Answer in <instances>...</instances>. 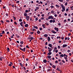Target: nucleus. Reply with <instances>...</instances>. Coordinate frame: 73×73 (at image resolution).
I'll use <instances>...</instances> for the list:
<instances>
[{"label": "nucleus", "instance_id": "48", "mask_svg": "<svg viewBox=\"0 0 73 73\" xmlns=\"http://www.w3.org/2000/svg\"><path fill=\"white\" fill-rule=\"evenodd\" d=\"M64 59H65V60H67V59H68V58L66 57H65L64 58Z\"/></svg>", "mask_w": 73, "mask_h": 73}, {"label": "nucleus", "instance_id": "23", "mask_svg": "<svg viewBox=\"0 0 73 73\" xmlns=\"http://www.w3.org/2000/svg\"><path fill=\"white\" fill-rule=\"evenodd\" d=\"M42 27H43V28H45V25H42Z\"/></svg>", "mask_w": 73, "mask_h": 73}, {"label": "nucleus", "instance_id": "33", "mask_svg": "<svg viewBox=\"0 0 73 73\" xmlns=\"http://www.w3.org/2000/svg\"><path fill=\"white\" fill-rule=\"evenodd\" d=\"M61 38V37L60 36H57V37H56V38L57 39H58V38Z\"/></svg>", "mask_w": 73, "mask_h": 73}, {"label": "nucleus", "instance_id": "31", "mask_svg": "<svg viewBox=\"0 0 73 73\" xmlns=\"http://www.w3.org/2000/svg\"><path fill=\"white\" fill-rule=\"evenodd\" d=\"M61 39H62V40H64V37L63 36H62Z\"/></svg>", "mask_w": 73, "mask_h": 73}, {"label": "nucleus", "instance_id": "36", "mask_svg": "<svg viewBox=\"0 0 73 73\" xmlns=\"http://www.w3.org/2000/svg\"><path fill=\"white\" fill-rule=\"evenodd\" d=\"M36 9H37V10H38L39 9V8L38 7H36Z\"/></svg>", "mask_w": 73, "mask_h": 73}, {"label": "nucleus", "instance_id": "1", "mask_svg": "<svg viewBox=\"0 0 73 73\" xmlns=\"http://www.w3.org/2000/svg\"><path fill=\"white\" fill-rule=\"evenodd\" d=\"M48 19L49 20V19H52V20H55V18H53V17L52 15H50L49 16L48 18Z\"/></svg>", "mask_w": 73, "mask_h": 73}, {"label": "nucleus", "instance_id": "51", "mask_svg": "<svg viewBox=\"0 0 73 73\" xmlns=\"http://www.w3.org/2000/svg\"><path fill=\"white\" fill-rule=\"evenodd\" d=\"M31 40H33V37H31Z\"/></svg>", "mask_w": 73, "mask_h": 73}, {"label": "nucleus", "instance_id": "61", "mask_svg": "<svg viewBox=\"0 0 73 73\" xmlns=\"http://www.w3.org/2000/svg\"><path fill=\"white\" fill-rule=\"evenodd\" d=\"M67 15H68V14L66 13H65L64 14L65 16H67Z\"/></svg>", "mask_w": 73, "mask_h": 73}, {"label": "nucleus", "instance_id": "25", "mask_svg": "<svg viewBox=\"0 0 73 73\" xmlns=\"http://www.w3.org/2000/svg\"><path fill=\"white\" fill-rule=\"evenodd\" d=\"M37 34H40V31H38L37 32Z\"/></svg>", "mask_w": 73, "mask_h": 73}, {"label": "nucleus", "instance_id": "54", "mask_svg": "<svg viewBox=\"0 0 73 73\" xmlns=\"http://www.w3.org/2000/svg\"><path fill=\"white\" fill-rule=\"evenodd\" d=\"M55 51V52L56 53H57V52H58V50H56Z\"/></svg>", "mask_w": 73, "mask_h": 73}, {"label": "nucleus", "instance_id": "64", "mask_svg": "<svg viewBox=\"0 0 73 73\" xmlns=\"http://www.w3.org/2000/svg\"><path fill=\"white\" fill-rule=\"evenodd\" d=\"M62 64H63V63H62L60 62V65H62Z\"/></svg>", "mask_w": 73, "mask_h": 73}, {"label": "nucleus", "instance_id": "41", "mask_svg": "<svg viewBox=\"0 0 73 73\" xmlns=\"http://www.w3.org/2000/svg\"><path fill=\"white\" fill-rule=\"evenodd\" d=\"M62 62H63V63H64V64H65V62L64 60H62Z\"/></svg>", "mask_w": 73, "mask_h": 73}, {"label": "nucleus", "instance_id": "52", "mask_svg": "<svg viewBox=\"0 0 73 73\" xmlns=\"http://www.w3.org/2000/svg\"><path fill=\"white\" fill-rule=\"evenodd\" d=\"M6 21L7 22V23H9V20H6Z\"/></svg>", "mask_w": 73, "mask_h": 73}, {"label": "nucleus", "instance_id": "27", "mask_svg": "<svg viewBox=\"0 0 73 73\" xmlns=\"http://www.w3.org/2000/svg\"><path fill=\"white\" fill-rule=\"evenodd\" d=\"M58 0L60 1V2H61V3H62V2H63V0Z\"/></svg>", "mask_w": 73, "mask_h": 73}, {"label": "nucleus", "instance_id": "45", "mask_svg": "<svg viewBox=\"0 0 73 73\" xmlns=\"http://www.w3.org/2000/svg\"><path fill=\"white\" fill-rule=\"evenodd\" d=\"M39 30H40V31H42V28H40L39 29Z\"/></svg>", "mask_w": 73, "mask_h": 73}, {"label": "nucleus", "instance_id": "49", "mask_svg": "<svg viewBox=\"0 0 73 73\" xmlns=\"http://www.w3.org/2000/svg\"><path fill=\"white\" fill-rule=\"evenodd\" d=\"M64 23H66V19L64 20Z\"/></svg>", "mask_w": 73, "mask_h": 73}, {"label": "nucleus", "instance_id": "13", "mask_svg": "<svg viewBox=\"0 0 73 73\" xmlns=\"http://www.w3.org/2000/svg\"><path fill=\"white\" fill-rule=\"evenodd\" d=\"M15 36H17L16 37L17 38H19V37H20V36L18 35V34H15Z\"/></svg>", "mask_w": 73, "mask_h": 73}, {"label": "nucleus", "instance_id": "8", "mask_svg": "<svg viewBox=\"0 0 73 73\" xmlns=\"http://www.w3.org/2000/svg\"><path fill=\"white\" fill-rule=\"evenodd\" d=\"M67 46V44H64L62 45L63 48H65V47H66Z\"/></svg>", "mask_w": 73, "mask_h": 73}, {"label": "nucleus", "instance_id": "18", "mask_svg": "<svg viewBox=\"0 0 73 73\" xmlns=\"http://www.w3.org/2000/svg\"><path fill=\"white\" fill-rule=\"evenodd\" d=\"M25 27L26 28H27V27H28V24H25Z\"/></svg>", "mask_w": 73, "mask_h": 73}, {"label": "nucleus", "instance_id": "39", "mask_svg": "<svg viewBox=\"0 0 73 73\" xmlns=\"http://www.w3.org/2000/svg\"><path fill=\"white\" fill-rule=\"evenodd\" d=\"M5 33V31H3L2 33V34H4Z\"/></svg>", "mask_w": 73, "mask_h": 73}, {"label": "nucleus", "instance_id": "40", "mask_svg": "<svg viewBox=\"0 0 73 73\" xmlns=\"http://www.w3.org/2000/svg\"><path fill=\"white\" fill-rule=\"evenodd\" d=\"M56 70H59V71H60V69L58 68H57L56 69Z\"/></svg>", "mask_w": 73, "mask_h": 73}, {"label": "nucleus", "instance_id": "2", "mask_svg": "<svg viewBox=\"0 0 73 73\" xmlns=\"http://www.w3.org/2000/svg\"><path fill=\"white\" fill-rule=\"evenodd\" d=\"M19 49L21 50L22 51H23V52H25V50L26 49V48H24L23 49L21 48H19Z\"/></svg>", "mask_w": 73, "mask_h": 73}, {"label": "nucleus", "instance_id": "17", "mask_svg": "<svg viewBox=\"0 0 73 73\" xmlns=\"http://www.w3.org/2000/svg\"><path fill=\"white\" fill-rule=\"evenodd\" d=\"M44 37H48V34H45L44 35Z\"/></svg>", "mask_w": 73, "mask_h": 73}, {"label": "nucleus", "instance_id": "55", "mask_svg": "<svg viewBox=\"0 0 73 73\" xmlns=\"http://www.w3.org/2000/svg\"><path fill=\"white\" fill-rule=\"evenodd\" d=\"M14 23L15 24V25H17V24L16 22H14Z\"/></svg>", "mask_w": 73, "mask_h": 73}, {"label": "nucleus", "instance_id": "10", "mask_svg": "<svg viewBox=\"0 0 73 73\" xmlns=\"http://www.w3.org/2000/svg\"><path fill=\"white\" fill-rule=\"evenodd\" d=\"M48 45L49 47H50V48H52V44H48Z\"/></svg>", "mask_w": 73, "mask_h": 73}, {"label": "nucleus", "instance_id": "32", "mask_svg": "<svg viewBox=\"0 0 73 73\" xmlns=\"http://www.w3.org/2000/svg\"><path fill=\"white\" fill-rule=\"evenodd\" d=\"M25 12L26 13H27L28 12H29V10H25Z\"/></svg>", "mask_w": 73, "mask_h": 73}, {"label": "nucleus", "instance_id": "6", "mask_svg": "<svg viewBox=\"0 0 73 73\" xmlns=\"http://www.w3.org/2000/svg\"><path fill=\"white\" fill-rule=\"evenodd\" d=\"M54 29L55 30L57 31V32H58V31L59 30H58V28H56V27H55L54 28Z\"/></svg>", "mask_w": 73, "mask_h": 73}, {"label": "nucleus", "instance_id": "42", "mask_svg": "<svg viewBox=\"0 0 73 73\" xmlns=\"http://www.w3.org/2000/svg\"><path fill=\"white\" fill-rule=\"evenodd\" d=\"M13 17L14 20H16V17H15L13 16Z\"/></svg>", "mask_w": 73, "mask_h": 73}, {"label": "nucleus", "instance_id": "26", "mask_svg": "<svg viewBox=\"0 0 73 73\" xmlns=\"http://www.w3.org/2000/svg\"><path fill=\"white\" fill-rule=\"evenodd\" d=\"M19 46L21 47V48H23V45H22V44H21L19 45Z\"/></svg>", "mask_w": 73, "mask_h": 73}, {"label": "nucleus", "instance_id": "34", "mask_svg": "<svg viewBox=\"0 0 73 73\" xmlns=\"http://www.w3.org/2000/svg\"><path fill=\"white\" fill-rule=\"evenodd\" d=\"M60 48H61V47L60 46H58V49H60Z\"/></svg>", "mask_w": 73, "mask_h": 73}, {"label": "nucleus", "instance_id": "50", "mask_svg": "<svg viewBox=\"0 0 73 73\" xmlns=\"http://www.w3.org/2000/svg\"><path fill=\"white\" fill-rule=\"evenodd\" d=\"M45 24L46 25H49V24L48 23H46Z\"/></svg>", "mask_w": 73, "mask_h": 73}, {"label": "nucleus", "instance_id": "57", "mask_svg": "<svg viewBox=\"0 0 73 73\" xmlns=\"http://www.w3.org/2000/svg\"><path fill=\"white\" fill-rule=\"evenodd\" d=\"M48 44V42H46L45 43V45H47V44Z\"/></svg>", "mask_w": 73, "mask_h": 73}, {"label": "nucleus", "instance_id": "7", "mask_svg": "<svg viewBox=\"0 0 73 73\" xmlns=\"http://www.w3.org/2000/svg\"><path fill=\"white\" fill-rule=\"evenodd\" d=\"M49 52L48 53H47L48 56H49L50 55H51L52 54V52Z\"/></svg>", "mask_w": 73, "mask_h": 73}, {"label": "nucleus", "instance_id": "37", "mask_svg": "<svg viewBox=\"0 0 73 73\" xmlns=\"http://www.w3.org/2000/svg\"><path fill=\"white\" fill-rule=\"evenodd\" d=\"M60 57H64V55L62 54L61 55H60Z\"/></svg>", "mask_w": 73, "mask_h": 73}, {"label": "nucleus", "instance_id": "22", "mask_svg": "<svg viewBox=\"0 0 73 73\" xmlns=\"http://www.w3.org/2000/svg\"><path fill=\"white\" fill-rule=\"evenodd\" d=\"M55 6L56 7H57L58 8H59V7H60V6L58 5H56Z\"/></svg>", "mask_w": 73, "mask_h": 73}, {"label": "nucleus", "instance_id": "59", "mask_svg": "<svg viewBox=\"0 0 73 73\" xmlns=\"http://www.w3.org/2000/svg\"><path fill=\"white\" fill-rule=\"evenodd\" d=\"M37 21L38 20V18L37 17L35 19Z\"/></svg>", "mask_w": 73, "mask_h": 73}, {"label": "nucleus", "instance_id": "19", "mask_svg": "<svg viewBox=\"0 0 73 73\" xmlns=\"http://www.w3.org/2000/svg\"><path fill=\"white\" fill-rule=\"evenodd\" d=\"M47 58H51V56H47Z\"/></svg>", "mask_w": 73, "mask_h": 73}, {"label": "nucleus", "instance_id": "15", "mask_svg": "<svg viewBox=\"0 0 73 73\" xmlns=\"http://www.w3.org/2000/svg\"><path fill=\"white\" fill-rule=\"evenodd\" d=\"M48 41H50V37L49 36L48 37Z\"/></svg>", "mask_w": 73, "mask_h": 73}, {"label": "nucleus", "instance_id": "14", "mask_svg": "<svg viewBox=\"0 0 73 73\" xmlns=\"http://www.w3.org/2000/svg\"><path fill=\"white\" fill-rule=\"evenodd\" d=\"M47 62V61H46V59H44L43 60V62L44 63H46Z\"/></svg>", "mask_w": 73, "mask_h": 73}, {"label": "nucleus", "instance_id": "5", "mask_svg": "<svg viewBox=\"0 0 73 73\" xmlns=\"http://www.w3.org/2000/svg\"><path fill=\"white\" fill-rule=\"evenodd\" d=\"M48 52H51L52 50V48H50V47H48Z\"/></svg>", "mask_w": 73, "mask_h": 73}, {"label": "nucleus", "instance_id": "62", "mask_svg": "<svg viewBox=\"0 0 73 73\" xmlns=\"http://www.w3.org/2000/svg\"><path fill=\"white\" fill-rule=\"evenodd\" d=\"M1 22L2 23H4V22L3 21V20L1 21Z\"/></svg>", "mask_w": 73, "mask_h": 73}, {"label": "nucleus", "instance_id": "47", "mask_svg": "<svg viewBox=\"0 0 73 73\" xmlns=\"http://www.w3.org/2000/svg\"><path fill=\"white\" fill-rule=\"evenodd\" d=\"M23 68L25 70H26V68L25 67H23Z\"/></svg>", "mask_w": 73, "mask_h": 73}, {"label": "nucleus", "instance_id": "3", "mask_svg": "<svg viewBox=\"0 0 73 73\" xmlns=\"http://www.w3.org/2000/svg\"><path fill=\"white\" fill-rule=\"evenodd\" d=\"M61 7L62 9H63L64 10H65V8L64 6V5H63L61 4Z\"/></svg>", "mask_w": 73, "mask_h": 73}, {"label": "nucleus", "instance_id": "58", "mask_svg": "<svg viewBox=\"0 0 73 73\" xmlns=\"http://www.w3.org/2000/svg\"><path fill=\"white\" fill-rule=\"evenodd\" d=\"M19 2H20V1H17L16 2V3H19Z\"/></svg>", "mask_w": 73, "mask_h": 73}, {"label": "nucleus", "instance_id": "53", "mask_svg": "<svg viewBox=\"0 0 73 73\" xmlns=\"http://www.w3.org/2000/svg\"><path fill=\"white\" fill-rule=\"evenodd\" d=\"M52 22H53V23H55V22H56V21H55V20H53Z\"/></svg>", "mask_w": 73, "mask_h": 73}, {"label": "nucleus", "instance_id": "30", "mask_svg": "<svg viewBox=\"0 0 73 73\" xmlns=\"http://www.w3.org/2000/svg\"><path fill=\"white\" fill-rule=\"evenodd\" d=\"M51 13L53 14V13H54V11H52L51 12Z\"/></svg>", "mask_w": 73, "mask_h": 73}, {"label": "nucleus", "instance_id": "20", "mask_svg": "<svg viewBox=\"0 0 73 73\" xmlns=\"http://www.w3.org/2000/svg\"><path fill=\"white\" fill-rule=\"evenodd\" d=\"M7 50L8 52H9V51L10 50V49H9V48L7 47Z\"/></svg>", "mask_w": 73, "mask_h": 73}, {"label": "nucleus", "instance_id": "60", "mask_svg": "<svg viewBox=\"0 0 73 73\" xmlns=\"http://www.w3.org/2000/svg\"><path fill=\"white\" fill-rule=\"evenodd\" d=\"M54 49L55 50H56V49H57V47H54Z\"/></svg>", "mask_w": 73, "mask_h": 73}, {"label": "nucleus", "instance_id": "29", "mask_svg": "<svg viewBox=\"0 0 73 73\" xmlns=\"http://www.w3.org/2000/svg\"><path fill=\"white\" fill-rule=\"evenodd\" d=\"M20 43L21 44H23L24 43V42L23 41H21Z\"/></svg>", "mask_w": 73, "mask_h": 73}, {"label": "nucleus", "instance_id": "16", "mask_svg": "<svg viewBox=\"0 0 73 73\" xmlns=\"http://www.w3.org/2000/svg\"><path fill=\"white\" fill-rule=\"evenodd\" d=\"M33 28H35V29H38V27L35 26H34Z\"/></svg>", "mask_w": 73, "mask_h": 73}, {"label": "nucleus", "instance_id": "63", "mask_svg": "<svg viewBox=\"0 0 73 73\" xmlns=\"http://www.w3.org/2000/svg\"><path fill=\"white\" fill-rule=\"evenodd\" d=\"M55 63H58V61L56 60L55 61Z\"/></svg>", "mask_w": 73, "mask_h": 73}, {"label": "nucleus", "instance_id": "12", "mask_svg": "<svg viewBox=\"0 0 73 73\" xmlns=\"http://www.w3.org/2000/svg\"><path fill=\"white\" fill-rule=\"evenodd\" d=\"M24 16H25V17H27V16H28V14L26 13H25L24 14Z\"/></svg>", "mask_w": 73, "mask_h": 73}, {"label": "nucleus", "instance_id": "21", "mask_svg": "<svg viewBox=\"0 0 73 73\" xmlns=\"http://www.w3.org/2000/svg\"><path fill=\"white\" fill-rule=\"evenodd\" d=\"M53 22V20H50L49 21V22L50 23H52Z\"/></svg>", "mask_w": 73, "mask_h": 73}, {"label": "nucleus", "instance_id": "35", "mask_svg": "<svg viewBox=\"0 0 73 73\" xmlns=\"http://www.w3.org/2000/svg\"><path fill=\"white\" fill-rule=\"evenodd\" d=\"M50 7L51 8H54V6H51Z\"/></svg>", "mask_w": 73, "mask_h": 73}, {"label": "nucleus", "instance_id": "11", "mask_svg": "<svg viewBox=\"0 0 73 73\" xmlns=\"http://www.w3.org/2000/svg\"><path fill=\"white\" fill-rule=\"evenodd\" d=\"M51 32L52 33H54V34H56L57 33L56 32H55L53 30H52L51 31Z\"/></svg>", "mask_w": 73, "mask_h": 73}, {"label": "nucleus", "instance_id": "24", "mask_svg": "<svg viewBox=\"0 0 73 73\" xmlns=\"http://www.w3.org/2000/svg\"><path fill=\"white\" fill-rule=\"evenodd\" d=\"M56 66H54V65H53L52 66V68H54V69H56Z\"/></svg>", "mask_w": 73, "mask_h": 73}, {"label": "nucleus", "instance_id": "56", "mask_svg": "<svg viewBox=\"0 0 73 73\" xmlns=\"http://www.w3.org/2000/svg\"><path fill=\"white\" fill-rule=\"evenodd\" d=\"M8 65L9 66H11L12 65V64H9Z\"/></svg>", "mask_w": 73, "mask_h": 73}, {"label": "nucleus", "instance_id": "9", "mask_svg": "<svg viewBox=\"0 0 73 73\" xmlns=\"http://www.w3.org/2000/svg\"><path fill=\"white\" fill-rule=\"evenodd\" d=\"M23 22H22L20 23V25L21 26V27H23Z\"/></svg>", "mask_w": 73, "mask_h": 73}, {"label": "nucleus", "instance_id": "44", "mask_svg": "<svg viewBox=\"0 0 73 73\" xmlns=\"http://www.w3.org/2000/svg\"><path fill=\"white\" fill-rule=\"evenodd\" d=\"M62 12H64V11H65V10H64L63 9H62Z\"/></svg>", "mask_w": 73, "mask_h": 73}, {"label": "nucleus", "instance_id": "38", "mask_svg": "<svg viewBox=\"0 0 73 73\" xmlns=\"http://www.w3.org/2000/svg\"><path fill=\"white\" fill-rule=\"evenodd\" d=\"M19 21L20 22H21L22 21V19H20L19 20Z\"/></svg>", "mask_w": 73, "mask_h": 73}, {"label": "nucleus", "instance_id": "28", "mask_svg": "<svg viewBox=\"0 0 73 73\" xmlns=\"http://www.w3.org/2000/svg\"><path fill=\"white\" fill-rule=\"evenodd\" d=\"M40 20H44V17H42L40 18Z\"/></svg>", "mask_w": 73, "mask_h": 73}, {"label": "nucleus", "instance_id": "46", "mask_svg": "<svg viewBox=\"0 0 73 73\" xmlns=\"http://www.w3.org/2000/svg\"><path fill=\"white\" fill-rule=\"evenodd\" d=\"M54 17H56L57 16V14H55V15H54Z\"/></svg>", "mask_w": 73, "mask_h": 73}, {"label": "nucleus", "instance_id": "43", "mask_svg": "<svg viewBox=\"0 0 73 73\" xmlns=\"http://www.w3.org/2000/svg\"><path fill=\"white\" fill-rule=\"evenodd\" d=\"M65 5H66H66H68V3L66 2V3H65Z\"/></svg>", "mask_w": 73, "mask_h": 73}, {"label": "nucleus", "instance_id": "4", "mask_svg": "<svg viewBox=\"0 0 73 73\" xmlns=\"http://www.w3.org/2000/svg\"><path fill=\"white\" fill-rule=\"evenodd\" d=\"M29 18H30V17L29 16L26 17V19L27 21H29Z\"/></svg>", "mask_w": 73, "mask_h": 73}]
</instances>
